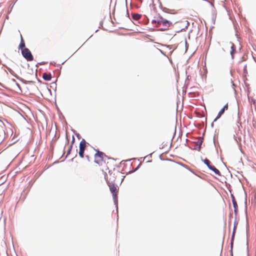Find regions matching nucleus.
<instances>
[{
    "label": "nucleus",
    "instance_id": "nucleus-1",
    "mask_svg": "<svg viewBox=\"0 0 256 256\" xmlns=\"http://www.w3.org/2000/svg\"><path fill=\"white\" fill-rule=\"evenodd\" d=\"M96 152L94 154V162L101 166V170L102 172L106 174V172L110 174V176H112V173L110 172V168H112L109 164V163L113 162V159L107 158L106 156L102 152L99 150L94 149Z\"/></svg>",
    "mask_w": 256,
    "mask_h": 256
},
{
    "label": "nucleus",
    "instance_id": "nucleus-2",
    "mask_svg": "<svg viewBox=\"0 0 256 256\" xmlns=\"http://www.w3.org/2000/svg\"><path fill=\"white\" fill-rule=\"evenodd\" d=\"M152 23L155 24L158 28L162 30H168L172 25V22L161 16L154 17L152 20Z\"/></svg>",
    "mask_w": 256,
    "mask_h": 256
},
{
    "label": "nucleus",
    "instance_id": "nucleus-3",
    "mask_svg": "<svg viewBox=\"0 0 256 256\" xmlns=\"http://www.w3.org/2000/svg\"><path fill=\"white\" fill-rule=\"evenodd\" d=\"M104 176L107 182V184L110 187V192L112 194L114 198L116 200H117L118 189V186L114 183L115 178L114 176H112V178H108L107 174H106Z\"/></svg>",
    "mask_w": 256,
    "mask_h": 256
},
{
    "label": "nucleus",
    "instance_id": "nucleus-4",
    "mask_svg": "<svg viewBox=\"0 0 256 256\" xmlns=\"http://www.w3.org/2000/svg\"><path fill=\"white\" fill-rule=\"evenodd\" d=\"M22 54L23 56L28 60V61H32L34 60L33 56L30 50L28 48H24L22 50Z\"/></svg>",
    "mask_w": 256,
    "mask_h": 256
},
{
    "label": "nucleus",
    "instance_id": "nucleus-5",
    "mask_svg": "<svg viewBox=\"0 0 256 256\" xmlns=\"http://www.w3.org/2000/svg\"><path fill=\"white\" fill-rule=\"evenodd\" d=\"M86 147V142L84 139H82L80 143L79 152H78L79 156L81 158H83L84 157V152Z\"/></svg>",
    "mask_w": 256,
    "mask_h": 256
},
{
    "label": "nucleus",
    "instance_id": "nucleus-6",
    "mask_svg": "<svg viewBox=\"0 0 256 256\" xmlns=\"http://www.w3.org/2000/svg\"><path fill=\"white\" fill-rule=\"evenodd\" d=\"M5 134L4 124L3 122H0V140L2 139Z\"/></svg>",
    "mask_w": 256,
    "mask_h": 256
},
{
    "label": "nucleus",
    "instance_id": "nucleus-7",
    "mask_svg": "<svg viewBox=\"0 0 256 256\" xmlns=\"http://www.w3.org/2000/svg\"><path fill=\"white\" fill-rule=\"evenodd\" d=\"M229 45H230V48H231V50L230 52V54H231L232 58H233L234 54L236 52V47H235L234 44L233 43L231 42H230L229 43Z\"/></svg>",
    "mask_w": 256,
    "mask_h": 256
},
{
    "label": "nucleus",
    "instance_id": "nucleus-8",
    "mask_svg": "<svg viewBox=\"0 0 256 256\" xmlns=\"http://www.w3.org/2000/svg\"><path fill=\"white\" fill-rule=\"evenodd\" d=\"M232 202L233 206L234 208V212H236L238 206L234 198V197L233 195H232Z\"/></svg>",
    "mask_w": 256,
    "mask_h": 256
},
{
    "label": "nucleus",
    "instance_id": "nucleus-9",
    "mask_svg": "<svg viewBox=\"0 0 256 256\" xmlns=\"http://www.w3.org/2000/svg\"><path fill=\"white\" fill-rule=\"evenodd\" d=\"M20 38H21V40H20V43L19 45V48H20L21 50L22 51V50H24V48H25V44H24V40H23V38H22V35H20Z\"/></svg>",
    "mask_w": 256,
    "mask_h": 256
},
{
    "label": "nucleus",
    "instance_id": "nucleus-10",
    "mask_svg": "<svg viewBox=\"0 0 256 256\" xmlns=\"http://www.w3.org/2000/svg\"><path fill=\"white\" fill-rule=\"evenodd\" d=\"M42 78L44 80L48 81L51 80L52 76L50 74L44 72L42 74Z\"/></svg>",
    "mask_w": 256,
    "mask_h": 256
},
{
    "label": "nucleus",
    "instance_id": "nucleus-11",
    "mask_svg": "<svg viewBox=\"0 0 256 256\" xmlns=\"http://www.w3.org/2000/svg\"><path fill=\"white\" fill-rule=\"evenodd\" d=\"M209 168L211 170H212L216 174H218V176H220V172L218 170L215 166H209Z\"/></svg>",
    "mask_w": 256,
    "mask_h": 256
},
{
    "label": "nucleus",
    "instance_id": "nucleus-12",
    "mask_svg": "<svg viewBox=\"0 0 256 256\" xmlns=\"http://www.w3.org/2000/svg\"><path fill=\"white\" fill-rule=\"evenodd\" d=\"M224 110L222 108L218 112L216 118L214 119V121H216L218 118H219L221 116L224 114Z\"/></svg>",
    "mask_w": 256,
    "mask_h": 256
},
{
    "label": "nucleus",
    "instance_id": "nucleus-13",
    "mask_svg": "<svg viewBox=\"0 0 256 256\" xmlns=\"http://www.w3.org/2000/svg\"><path fill=\"white\" fill-rule=\"evenodd\" d=\"M165 12H168V13H170V14H176L178 13V11L176 10H174L167 9V10H166Z\"/></svg>",
    "mask_w": 256,
    "mask_h": 256
},
{
    "label": "nucleus",
    "instance_id": "nucleus-14",
    "mask_svg": "<svg viewBox=\"0 0 256 256\" xmlns=\"http://www.w3.org/2000/svg\"><path fill=\"white\" fill-rule=\"evenodd\" d=\"M74 137L73 136V138H72V144L70 146L68 150V152H67V155L69 154L70 152V151L72 150V144L74 142Z\"/></svg>",
    "mask_w": 256,
    "mask_h": 256
},
{
    "label": "nucleus",
    "instance_id": "nucleus-15",
    "mask_svg": "<svg viewBox=\"0 0 256 256\" xmlns=\"http://www.w3.org/2000/svg\"><path fill=\"white\" fill-rule=\"evenodd\" d=\"M204 162L208 166V167L209 168V166H210L212 165L210 164V161L206 158L203 160Z\"/></svg>",
    "mask_w": 256,
    "mask_h": 256
},
{
    "label": "nucleus",
    "instance_id": "nucleus-16",
    "mask_svg": "<svg viewBox=\"0 0 256 256\" xmlns=\"http://www.w3.org/2000/svg\"><path fill=\"white\" fill-rule=\"evenodd\" d=\"M141 16L139 14H134L132 15V18L135 20H138L140 18Z\"/></svg>",
    "mask_w": 256,
    "mask_h": 256
},
{
    "label": "nucleus",
    "instance_id": "nucleus-17",
    "mask_svg": "<svg viewBox=\"0 0 256 256\" xmlns=\"http://www.w3.org/2000/svg\"><path fill=\"white\" fill-rule=\"evenodd\" d=\"M235 232H236V227L234 226V228L233 232H232V241H233L234 237Z\"/></svg>",
    "mask_w": 256,
    "mask_h": 256
},
{
    "label": "nucleus",
    "instance_id": "nucleus-18",
    "mask_svg": "<svg viewBox=\"0 0 256 256\" xmlns=\"http://www.w3.org/2000/svg\"><path fill=\"white\" fill-rule=\"evenodd\" d=\"M222 109L225 111L228 109V104H226L222 108Z\"/></svg>",
    "mask_w": 256,
    "mask_h": 256
},
{
    "label": "nucleus",
    "instance_id": "nucleus-19",
    "mask_svg": "<svg viewBox=\"0 0 256 256\" xmlns=\"http://www.w3.org/2000/svg\"><path fill=\"white\" fill-rule=\"evenodd\" d=\"M198 142L199 144L198 150H200V146L202 144V140H200V141L198 140Z\"/></svg>",
    "mask_w": 256,
    "mask_h": 256
},
{
    "label": "nucleus",
    "instance_id": "nucleus-20",
    "mask_svg": "<svg viewBox=\"0 0 256 256\" xmlns=\"http://www.w3.org/2000/svg\"><path fill=\"white\" fill-rule=\"evenodd\" d=\"M86 158H87V160L90 161V156H89L88 155H86Z\"/></svg>",
    "mask_w": 256,
    "mask_h": 256
}]
</instances>
